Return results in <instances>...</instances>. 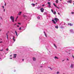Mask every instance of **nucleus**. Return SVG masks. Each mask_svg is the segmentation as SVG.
<instances>
[{
	"mask_svg": "<svg viewBox=\"0 0 74 74\" xmlns=\"http://www.w3.org/2000/svg\"><path fill=\"white\" fill-rule=\"evenodd\" d=\"M10 19L12 22H14V17L12 16H11Z\"/></svg>",
	"mask_w": 74,
	"mask_h": 74,
	"instance_id": "obj_1",
	"label": "nucleus"
},
{
	"mask_svg": "<svg viewBox=\"0 0 74 74\" xmlns=\"http://www.w3.org/2000/svg\"><path fill=\"white\" fill-rule=\"evenodd\" d=\"M54 20L56 21V22H57L59 21V19L56 18H55Z\"/></svg>",
	"mask_w": 74,
	"mask_h": 74,
	"instance_id": "obj_2",
	"label": "nucleus"
},
{
	"mask_svg": "<svg viewBox=\"0 0 74 74\" xmlns=\"http://www.w3.org/2000/svg\"><path fill=\"white\" fill-rule=\"evenodd\" d=\"M74 65L73 64H71L70 66V67L71 69H73L74 67Z\"/></svg>",
	"mask_w": 74,
	"mask_h": 74,
	"instance_id": "obj_3",
	"label": "nucleus"
},
{
	"mask_svg": "<svg viewBox=\"0 0 74 74\" xmlns=\"http://www.w3.org/2000/svg\"><path fill=\"white\" fill-rule=\"evenodd\" d=\"M44 10V9H43V8H42L40 9V11L42 12H43Z\"/></svg>",
	"mask_w": 74,
	"mask_h": 74,
	"instance_id": "obj_4",
	"label": "nucleus"
},
{
	"mask_svg": "<svg viewBox=\"0 0 74 74\" xmlns=\"http://www.w3.org/2000/svg\"><path fill=\"white\" fill-rule=\"evenodd\" d=\"M67 3H72V0H68Z\"/></svg>",
	"mask_w": 74,
	"mask_h": 74,
	"instance_id": "obj_5",
	"label": "nucleus"
},
{
	"mask_svg": "<svg viewBox=\"0 0 74 74\" xmlns=\"http://www.w3.org/2000/svg\"><path fill=\"white\" fill-rule=\"evenodd\" d=\"M14 56H13V58H16V56H16V55H16V54H14L13 55Z\"/></svg>",
	"mask_w": 74,
	"mask_h": 74,
	"instance_id": "obj_6",
	"label": "nucleus"
},
{
	"mask_svg": "<svg viewBox=\"0 0 74 74\" xmlns=\"http://www.w3.org/2000/svg\"><path fill=\"white\" fill-rule=\"evenodd\" d=\"M52 22H53L54 24H56V22H55L54 20H52Z\"/></svg>",
	"mask_w": 74,
	"mask_h": 74,
	"instance_id": "obj_7",
	"label": "nucleus"
},
{
	"mask_svg": "<svg viewBox=\"0 0 74 74\" xmlns=\"http://www.w3.org/2000/svg\"><path fill=\"white\" fill-rule=\"evenodd\" d=\"M70 31L71 33L73 32V33H74V32H73V29H70Z\"/></svg>",
	"mask_w": 74,
	"mask_h": 74,
	"instance_id": "obj_8",
	"label": "nucleus"
},
{
	"mask_svg": "<svg viewBox=\"0 0 74 74\" xmlns=\"http://www.w3.org/2000/svg\"><path fill=\"white\" fill-rule=\"evenodd\" d=\"M15 37L14 36H13V41H14V42H15Z\"/></svg>",
	"mask_w": 74,
	"mask_h": 74,
	"instance_id": "obj_9",
	"label": "nucleus"
},
{
	"mask_svg": "<svg viewBox=\"0 0 74 74\" xmlns=\"http://www.w3.org/2000/svg\"><path fill=\"white\" fill-rule=\"evenodd\" d=\"M21 14H22V12H20L18 14V15H21Z\"/></svg>",
	"mask_w": 74,
	"mask_h": 74,
	"instance_id": "obj_10",
	"label": "nucleus"
},
{
	"mask_svg": "<svg viewBox=\"0 0 74 74\" xmlns=\"http://www.w3.org/2000/svg\"><path fill=\"white\" fill-rule=\"evenodd\" d=\"M33 60L34 61H36V58H33Z\"/></svg>",
	"mask_w": 74,
	"mask_h": 74,
	"instance_id": "obj_11",
	"label": "nucleus"
},
{
	"mask_svg": "<svg viewBox=\"0 0 74 74\" xmlns=\"http://www.w3.org/2000/svg\"><path fill=\"white\" fill-rule=\"evenodd\" d=\"M53 45H54V46L55 47V48H57V46H56V45H55V44H53Z\"/></svg>",
	"mask_w": 74,
	"mask_h": 74,
	"instance_id": "obj_12",
	"label": "nucleus"
},
{
	"mask_svg": "<svg viewBox=\"0 0 74 74\" xmlns=\"http://www.w3.org/2000/svg\"><path fill=\"white\" fill-rule=\"evenodd\" d=\"M22 27H20L19 28V30H21V29H22Z\"/></svg>",
	"mask_w": 74,
	"mask_h": 74,
	"instance_id": "obj_13",
	"label": "nucleus"
},
{
	"mask_svg": "<svg viewBox=\"0 0 74 74\" xmlns=\"http://www.w3.org/2000/svg\"><path fill=\"white\" fill-rule=\"evenodd\" d=\"M54 59H58L59 58L56 56H55L54 57Z\"/></svg>",
	"mask_w": 74,
	"mask_h": 74,
	"instance_id": "obj_14",
	"label": "nucleus"
},
{
	"mask_svg": "<svg viewBox=\"0 0 74 74\" xmlns=\"http://www.w3.org/2000/svg\"><path fill=\"white\" fill-rule=\"evenodd\" d=\"M23 16L24 18H26V17H27V16L25 15H23Z\"/></svg>",
	"mask_w": 74,
	"mask_h": 74,
	"instance_id": "obj_15",
	"label": "nucleus"
},
{
	"mask_svg": "<svg viewBox=\"0 0 74 74\" xmlns=\"http://www.w3.org/2000/svg\"><path fill=\"white\" fill-rule=\"evenodd\" d=\"M15 33L16 34V35L18 36V33H17V32H16V31H15Z\"/></svg>",
	"mask_w": 74,
	"mask_h": 74,
	"instance_id": "obj_16",
	"label": "nucleus"
},
{
	"mask_svg": "<svg viewBox=\"0 0 74 74\" xmlns=\"http://www.w3.org/2000/svg\"><path fill=\"white\" fill-rule=\"evenodd\" d=\"M31 5H33V7H34V6L35 5V4H34V3H32V4H31Z\"/></svg>",
	"mask_w": 74,
	"mask_h": 74,
	"instance_id": "obj_17",
	"label": "nucleus"
},
{
	"mask_svg": "<svg viewBox=\"0 0 74 74\" xmlns=\"http://www.w3.org/2000/svg\"><path fill=\"white\" fill-rule=\"evenodd\" d=\"M53 14H54V15H56V11H55L54 12H53Z\"/></svg>",
	"mask_w": 74,
	"mask_h": 74,
	"instance_id": "obj_18",
	"label": "nucleus"
},
{
	"mask_svg": "<svg viewBox=\"0 0 74 74\" xmlns=\"http://www.w3.org/2000/svg\"><path fill=\"white\" fill-rule=\"evenodd\" d=\"M55 28H56V29H58V26H55Z\"/></svg>",
	"mask_w": 74,
	"mask_h": 74,
	"instance_id": "obj_19",
	"label": "nucleus"
},
{
	"mask_svg": "<svg viewBox=\"0 0 74 74\" xmlns=\"http://www.w3.org/2000/svg\"><path fill=\"white\" fill-rule=\"evenodd\" d=\"M56 3H58V0H56Z\"/></svg>",
	"mask_w": 74,
	"mask_h": 74,
	"instance_id": "obj_20",
	"label": "nucleus"
},
{
	"mask_svg": "<svg viewBox=\"0 0 74 74\" xmlns=\"http://www.w3.org/2000/svg\"><path fill=\"white\" fill-rule=\"evenodd\" d=\"M48 4H49V5H51V3H50V2H48L47 3Z\"/></svg>",
	"mask_w": 74,
	"mask_h": 74,
	"instance_id": "obj_21",
	"label": "nucleus"
},
{
	"mask_svg": "<svg viewBox=\"0 0 74 74\" xmlns=\"http://www.w3.org/2000/svg\"><path fill=\"white\" fill-rule=\"evenodd\" d=\"M37 18L38 19H40V16H38L37 17Z\"/></svg>",
	"mask_w": 74,
	"mask_h": 74,
	"instance_id": "obj_22",
	"label": "nucleus"
},
{
	"mask_svg": "<svg viewBox=\"0 0 74 74\" xmlns=\"http://www.w3.org/2000/svg\"><path fill=\"white\" fill-rule=\"evenodd\" d=\"M49 8H51V5H49L48 6Z\"/></svg>",
	"mask_w": 74,
	"mask_h": 74,
	"instance_id": "obj_23",
	"label": "nucleus"
},
{
	"mask_svg": "<svg viewBox=\"0 0 74 74\" xmlns=\"http://www.w3.org/2000/svg\"><path fill=\"white\" fill-rule=\"evenodd\" d=\"M53 4L54 6H55L56 7V5H55V4L53 3Z\"/></svg>",
	"mask_w": 74,
	"mask_h": 74,
	"instance_id": "obj_24",
	"label": "nucleus"
},
{
	"mask_svg": "<svg viewBox=\"0 0 74 74\" xmlns=\"http://www.w3.org/2000/svg\"><path fill=\"white\" fill-rule=\"evenodd\" d=\"M51 10L52 12H53V10H52V9H51Z\"/></svg>",
	"mask_w": 74,
	"mask_h": 74,
	"instance_id": "obj_25",
	"label": "nucleus"
},
{
	"mask_svg": "<svg viewBox=\"0 0 74 74\" xmlns=\"http://www.w3.org/2000/svg\"><path fill=\"white\" fill-rule=\"evenodd\" d=\"M45 36L46 37H47V34H45Z\"/></svg>",
	"mask_w": 74,
	"mask_h": 74,
	"instance_id": "obj_26",
	"label": "nucleus"
},
{
	"mask_svg": "<svg viewBox=\"0 0 74 74\" xmlns=\"http://www.w3.org/2000/svg\"><path fill=\"white\" fill-rule=\"evenodd\" d=\"M70 26H73V24H72L71 23H70Z\"/></svg>",
	"mask_w": 74,
	"mask_h": 74,
	"instance_id": "obj_27",
	"label": "nucleus"
},
{
	"mask_svg": "<svg viewBox=\"0 0 74 74\" xmlns=\"http://www.w3.org/2000/svg\"><path fill=\"white\" fill-rule=\"evenodd\" d=\"M6 35L7 36V39H8V35H7V34Z\"/></svg>",
	"mask_w": 74,
	"mask_h": 74,
	"instance_id": "obj_28",
	"label": "nucleus"
},
{
	"mask_svg": "<svg viewBox=\"0 0 74 74\" xmlns=\"http://www.w3.org/2000/svg\"><path fill=\"white\" fill-rule=\"evenodd\" d=\"M6 50L7 51H8L9 50L8 49V48Z\"/></svg>",
	"mask_w": 74,
	"mask_h": 74,
	"instance_id": "obj_29",
	"label": "nucleus"
},
{
	"mask_svg": "<svg viewBox=\"0 0 74 74\" xmlns=\"http://www.w3.org/2000/svg\"><path fill=\"white\" fill-rule=\"evenodd\" d=\"M56 7V8H57L58 9H59V7H58L57 6Z\"/></svg>",
	"mask_w": 74,
	"mask_h": 74,
	"instance_id": "obj_30",
	"label": "nucleus"
},
{
	"mask_svg": "<svg viewBox=\"0 0 74 74\" xmlns=\"http://www.w3.org/2000/svg\"><path fill=\"white\" fill-rule=\"evenodd\" d=\"M58 14L59 15H60V13H59L58 12Z\"/></svg>",
	"mask_w": 74,
	"mask_h": 74,
	"instance_id": "obj_31",
	"label": "nucleus"
},
{
	"mask_svg": "<svg viewBox=\"0 0 74 74\" xmlns=\"http://www.w3.org/2000/svg\"><path fill=\"white\" fill-rule=\"evenodd\" d=\"M57 74H59V72L58 71L57 72Z\"/></svg>",
	"mask_w": 74,
	"mask_h": 74,
	"instance_id": "obj_32",
	"label": "nucleus"
},
{
	"mask_svg": "<svg viewBox=\"0 0 74 74\" xmlns=\"http://www.w3.org/2000/svg\"><path fill=\"white\" fill-rule=\"evenodd\" d=\"M3 51V49L0 50V51Z\"/></svg>",
	"mask_w": 74,
	"mask_h": 74,
	"instance_id": "obj_33",
	"label": "nucleus"
},
{
	"mask_svg": "<svg viewBox=\"0 0 74 74\" xmlns=\"http://www.w3.org/2000/svg\"><path fill=\"white\" fill-rule=\"evenodd\" d=\"M18 18V16H17V18H16V19H17Z\"/></svg>",
	"mask_w": 74,
	"mask_h": 74,
	"instance_id": "obj_34",
	"label": "nucleus"
},
{
	"mask_svg": "<svg viewBox=\"0 0 74 74\" xmlns=\"http://www.w3.org/2000/svg\"><path fill=\"white\" fill-rule=\"evenodd\" d=\"M0 18H1V19H3V18H2V17H0Z\"/></svg>",
	"mask_w": 74,
	"mask_h": 74,
	"instance_id": "obj_35",
	"label": "nucleus"
},
{
	"mask_svg": "<svg viewBox=\"0 0 74 74\" xmlns=\"http://www.w3.org/2000/svg\"><path fill=\"white\" fill-rule=\"evenodd\" d=\"M18 25H21V23H18Z\"/></svg>",
	"mask_w": 74,
	"mask_h": 74,
	"instance_id": "obj_36",
	"label": "nucleus"
},
{
	"mask_svg": "<svg viewBox=\"0 0 74 74\" xmlns=\"http://www.w3.org/2000/svg\"><path fill=\"white\" fill-rule=\"evenodd\" d=\"M72 57H73V59H74V56H72Z\"/></svg>",
	"mask_w": 74,
	"mask_h": 74,
	"instance_id": "obj_37",
	"label": "nucleus"
},
{
	"mask_svg": "<svg viewBox=\"0 0 74 74\" xmlns=\"http://www.w3.org/2000/svg\"><path fill=\"white\" fill-rule=\"evenodd\" d=\"M50 69H51V70H52V69L51 68H50Z\"/></svg>",
	"mask_w": 74,
	"mask_h": 74,
	"instance_id": "obj_38",
	"label": "nucleus"
},
{
	"mask_svg": "<svg viewBox=\"0 0 74 74\" xmlns=\"http://www.w3.org/2000/svg\"><path fill=\"white\" fill-rule=\"evenodd\" d=\"M71 14H74V12H71Z\"/></svg>",
	"mask_w": 74,
	"mask_h": 74,
	"instance_id": "obj_39",
	"label": "nucleus"
},
{
	"mask_svg": "<svg viewBox=\"0 0 74 74\" xmlns=\"http://www.w3.org/2000/svg\"><path fill=\"white\" fill-rule=\"evenodd\" d=\"M3 11H4V12H5V9H3Z\"/></svg>",
	"mask_w": 74,
	"mask_h": 74,
	"instance_id": "obj_40",
	"label": "nucleus"
},
{
	"mask_svg": "<svg viewBox=\"0 0 74 74\" xmlns=\"http://www.w3.org/2000/svg\"><path fill=\"white\" fill-rule=\"evenodd\" d=\"M44 34H46L45 33V32H44Z\"/></svg>",
	"mask_w": 74,
	"mask_h": 74,
	"instance_id": "obj_41",
	"label": "nucleus"
},
{
	"mask_svg": "<svg viewBox=\"0 0 74 74\" xmlns=\"http://www.w3.org/2000/svg\"><path fill=\"white\" fill-rule=\"evenodd\" d=\"M10 59H12V58H10Z\"/></svg>",
	"mask_w": 74,
	"mask_h": 74,
	"instance_id": "obj_42",
	"label": "nucleus"
},
{
	"mask_svg": "<svg viewBox=\"0 0 74 74\" xmlns=\"http://www.w3.org/2000/svg\"><path fill=\"white\" fill-rule=\"evenodd\" d=\"M42 6L43 7H44V5H42Z\"/></svg>",
	"mask_w": 74,
	"mask_h": 74,
	"instance_id": "obj_43",
	"label": "nucleus"
},
{
	"mask_svg": "<svg viewBox=\"0 0 74 74\" xmlns=\"http://www.w3.org/2000/svg\"><path fill=\"white\" fill-rule=\"evenodd\" d=\"M66 60H69V59H68V58H67L66 59Z\"/></svg>",
	"mask_w": 74,
	"mask_h": 74,
	"instance_id": "obj_44",
	"label": "nucleus"
},
{
	"mask_svg": "<svg viewBox=\"0 0 74 74\" xmlns=\"http://www.w3.org/2000/svg\"><path fill=\"white\" fill-rule=\"evenodd\" d=\"M17 27H19V26L18 25H17Z\"/></svg>",
	"mask_w": 74,
	"mask_h": 74,
	"instance_id": "obj_45",
	"label": "nucleus"
},
{
	"mask_svg": "<svg viewBox=\"0 0 74 74\" xmlns=\"http://www.w3.org/2000/svg\"><path fill=\"white\" fill-rule=\"evenodd\" d=\"M2 7L3 8H4V6H2Z\"/></svg>",
	"mask_w": 74,
	"mask_h": 74,
	"instance_id": "obj_46",
	"label": "nucleus"
},
{
	"mask_svg": "<svg viewBox=\"0 0 74 74\" xmlns=\"http://www.w3.org/2000/svg\"><path fill=\"white\" fill-rule=\"evenodd\" d=\"M2 42H0V43H1Z\"/></svg>",
	"mask_w": 74,
	"mask_h": 74,
	"instance_id": "obj_47",
	"label": "nucleus"
},
{
	"mask_svg": "<svg viewBox=\"0 0 74 74\" xmlns=\"http://www.w3.org/2000/svg\"><path fill=\"white\" fill-rule=\"evenodd\" d=\"M22 60H23V61H24V59H23Z\"/></svg>",
	"mask_w": 74,
	"mask_h": 74,
	"instance_id": "obj_48",
	"label": "nucleus"
},
{
	"mask_svg": "<svg viewBox=\"0 0 74 74\" xmlns=\"http://www.w3.org/2000/svg\"><path fill=\"white\" fill-rule=\"evenodd\" d=\"M64 60H62V62H64Z\"/></svg>",
	"mask_w": 74,
	"mask_h": 74,
	"instance_id": "obj_49",
	"label": "nucleus"
},
{
	"mask_svg": "<svg viewBox=\"0 0 74 74\" xmlns=\"http://www.w3.org/2000/svg\"><path fill=\"white\" fill-rule=\"evenodd\" d=\"M5 6L6 5V4H5Z\"/></svg>",
	"mask_w": 74,
	"mask_h": 74,
	"instance_id": "obj_50",
	"label": "nucleus"
},
{
	"mask_svg": "<svg viewBox=\"0 0 74 74\" xmlns=\"http://www.w3.org/2000/svg\"><path fill=\"white\" fill-rule=\"evenodd\" d=\"M10 57H11V56H12V55H10Z\"/></svg>",
	"mask_w": 74,
	"mask_h": 74,
	"instance_id": "obj_51",
	"label": "nucleus"
},
{
	"mask_svg": "<svg viewBox=\"0 0 74 74\" xmlns=\"http://www.w3.org/2000/svg\"><path fill=\"white\" fill-rule=\"evenodd\" d=\"M36 4H37V3H36Z\"/></svg>",
	"mask_w": 74,
	"mask_h": 74,
	"instance_id": "obj_52",
	"label": "nucleus"
},
{
	"mask_svg": "<svg viewBox=\"0 0 74 74\" xmlns=\"http://www.w3.org/2000/svg\"><path fill=\"white\" fill-rule=\"evenodd\" d=\"M1 40H2V39H1Z\"/></svg>",
	"mask_w": 74,
	"mask_h": 74,
	"instance_id": "obj_53",
	"label": "nucleus"
},
{
	"mask_svg": "<svg viewBox=\"0 0 74 74\" xmlns=\"http://www.w3.org/2000/svg\"><path fill=\"white\" fill-rule=\"evenodd\" d=\"M16 25V24H14V25Z\"/></svg>",
	"mask_w": 74,
	"mask_h": 74,
	"instance_id": "obj_54",
	"label": "nucleus"
},
{
	"mask_svg": "<svg viewBox=\"0 0 74 74\" xmlns=\"http://www.w3.org/2000/svg\"><path fill=\"white\" fill-rule=\"evenodd\" d=\"M68 25H70V24H69V23H68Z\"/></svg>",
	"mask_w": 74,
	"mask_h": 74,
	"instance_id": "obj_55",
	"label": "nucleus"
},
{
	"mask_svg": "<svg viewBox=\"0 0 74 74\" xmlns=\"http://www.w3.org/2000/svg\"><path fill=\"white\" fill-rule=\"evenodd\" d=\"M0 25H1V23H0Z\"/></svg>",
	"mask_w": 74,
	"mask_h": 74,
	"instance_id": "obj_56",
	"label": "nucleus"
},
{
	"mask_svg": "<svg viewBox=\"0 0 74 74\" xmlns=\"http://www.w3.org/2000/svg\"><path fill=\"white\" fill-rule=\"evenodd\" d=\"M49 52H50V51H49Z\"/></svg>",
	"mask_w": 74,
	"mask_h": 74,
	"instance_id": "obj_57",
	"label": "nucleus"
},
{
	"mask_svg": "<svg viewBox=\"0 0 74 74\" xmlns=\"http://www.w3.org/2000/svg\"><path fill=\"white\" fill-rule=\"evenodd\" d=\"M73 5H74V3H73Z\"/></svg>",
	"mask_w": 74,
	"mask_h": 74,
	"instance_id": "obj_58",
	"label": "nucleus"
},
{
	"mask_svg": "<svg viewBox=\"0 0 74 74\" xmlns=\"http://www.w3.org/2000/svg\"><path fill=\"white\" fill-rule=\"evenodd\" d=\"M63 74H65V73H63Z\"/></svg>",
	"mask_w": 74,
	"mask_h": 74,
	"instance_id": "obj_59",
	"label": "nucleus"
},
{
	"mask_svg": "<svg viewBox=\"0 0 74 74\" xmlns=\"http://www.w3.org/2000/svg\"><path fill=\"white\" fill-rule=\"evenodd\" d=\"M0 59H1V58H0Z\"/></svg>",
	"mask_w": 74,
	"mask_h": 74,
	"instance_id": "obj_60",
	"label": "nucleus"
}]
</instances>
